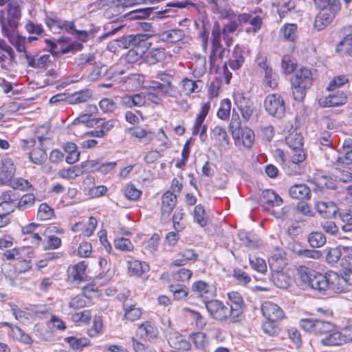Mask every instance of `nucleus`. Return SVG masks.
<instances>
[{"mask_svg": "<svg viewBox=\"0 0 352 352\" xmlns=\"http://www.w3.org/2000/svg\"><path fill=\"white\" fill-rule=\"evenodd\" d=\"M297 276L300 281L299 285L303 289L310 287L323 292L327 291L332 284L326 276L305 266L298 267Z\"/></svg>", "mask_w": 352, "mask_h": 352, "instance_id": "1", "label": "nucleus"}, {"mask_svg": "<svg viewBox=\"0 0 352 352\" xmlns=\"http://www.w3.org/2000/svg\"><path fill=\"white\" fill-rule=\"evenodd\" d=\"M312 73L310 69L302 67L296 71L291 80L294 98L297 101H301L305 96L307 90L312 84Z\"/></svg>", "mask_w": 352, "mask_h": 352, "instance_id": "2", "label": "nucleus"}, {"mask_svg": "<svg viewBox=\"0 0 352 352\" xmlns=\"http://www.w3.org/2000/svg\"><path fill=\"white\" fill-rule=\"evenodd\" d=\"M206 307L210 316L220 322L228 321L232 323L237 322L236 318H233L232 310L223 302L219 300H204Z\"/></svg>", "mask_w": 352, "mask_h": 352, "instance_id": "3", "label": "nucleus"}, {"mask_svg": "<svg viewBox=\"0 0 352 352\" xmlns=\"http://www.w3.org/2000/svg\"><path fill=\"white\" fill-rule=\"evenodd\" d=\"M299 324L306 332L318 336H325L335 329L333 323L314 318H302Z\"/></svg>", "mask_w": 352, "mask_h": 352, "instance_id": "4", "label": "nucleus"}, {"mask_svg": "<svg viewBox=\"0 0 352 352\" xmlns=\"http://www.w3.org/2000/svg\"><path fill=\"white\" fill-rule=\"evenodd\" d=\"M264 107L272 116L281 118L285 113V101L282 96L277 94H270L265 98Z\"/></svg>", "mask_w": 352, "mask_h": 352, "instance_id": "5", "label": "nucleus"}, {"mask_svg": "<svg viewBox=\"0 0 352 352\" xmlns=\"http://www.w3.org/2000/svg\"><path fill=\"white\" fill-rule=\"evenodd\" d=\"M245 52L239 47L236 45L232 51V57L228 62H225L223 65V74L226 78V83L228 84L232 78V73L228 70V64L232 70L239 69L245 61Z\"/></svg>", "mask_w": 352, "mask_h": 352, "instance_id": "6", "label": "nucleus"}, {"mask_svg": "<svg viewBox=\"0 0 352 352\" xmlns=\"http://www.w3.org/2000/svg\"><path fill=\"white\" fill-rule=\"evenodd\" d=\"M61 28H64L66 30L70 31L72 34H76L77 38L82 42H86L90 38L95 37L96 33L100 30L98 27L93 26L83 30H77L75 29L74 23L65 21L61 25H59Z\"/></svg>", "mask_w": 352, "mask_h": 352, "instance_id": "7", "label": "nucleus"}, {"mask_svg": "<svg viewBox=\"0 0 352 352\" xmlns=\"http://www.w3.org/2000/svg\"><path fill=\"white\" fill-rule=\"evenodd\" d=\"M234 103L245 121H248L254 112V102L241 94L234 95Z\"/></svg>", "mask_w": 352, "mask_h": 352, "instance_id": "8", "label": "nucleus"}, {"mask_svg": "<svg viewBox=\"0 0 352 352\" xmlns=\"http://www.w3.org/2000/svg\"><path fill=\"white\" fill-rule=\"evenodd\" d=\"M261 312L266 320L272 322H280L285 317L283 310L278 305L270 301H265L262 304Z\"/></svg>", "mask_w": 352, "mask_h": 352, "instance_id": "9", "label": "nucleus"}, {"mask_svg": "<svg viewBox=\"0 0 352 352\" xmlns=\"http://www.w3.org/2000/svg\"><path fill=\"white\" fill-rule=\"evenodd\" d=\"M292 151L291 160L284 166L285 173L289 175L300 174V168L298 164L302 162L306 158V155L302 148L292 149Z\"/></svg>", "mask_w": 352, "mask_h": 352, "instance_id": "10", "label": "nucleus"}, {"mask_svg": "<svg viewBox=\"0 0 352 352\" xmlns=\"http://www.w3.org/2000/svg\"><path fill=\"white\" fill-rule=\"evenodd\" d=\"M21 0H12L8 5V21L12 31L18 27V21L21 16Z\"/></svg>", "mask_w": 352, "mask_h": 352, "instance_id": "11", "label": "nucleus"}, {"mask_svg": "<svg viewBox=\"0 0 352 352\" xmlns=\"http://www.w3.org/2000/svg\"><path fill=\"white\" fill-rule=\"evenodd\" d=\"M228 297L231 302L230 310H232V318H236L238 322L243 318L244 301L241 295L236 292H231L228 294Z\"/></svg>", "mask_w": 352, "mask_h": 352, "instance_id": "12", "label": "nucleus"}, {"mask_svg": "<svg viewBox=\"0 0 352 352\" xmlns=\"http://www.w3.org/2000/svg\"><path fill=\"white\" fill-rule=\"evenodd\" d=\"M257 65L264 72V82L265 84L272 89L276 88L278 85L277 75L273 72L266 58H258Z\"/></svg>", "mask_w": 352, "mask_h": 352, "instance_id": "13", "label": "nucleus"}, {"mask_svg": "<svg viewBox=\"0 0 352 352\" xmlns=\"http://www.w3.org/2000/svg\"><path fill=\"white\" fill-rule=\"evenodd\" d=\"M38 146L30 153V158L32 162L36 164H41L47 160V153L45 150V142H50L48 138L44 137L43 134L38 135Z\"/></svg>", "mask_w": 352, "mask_h": 352, "instance_id": "14", "label": "nucleus"}, {"mask_svg": "<svg viewBox=\"0 0 352 352\" xmlns=\"http://www.w3.org/2000/svg\"><path fill=\"white\" fill-rule=\"evenodd\" d=\"M16 172V166L12 159L6 157L2 160L0 166V184L7 185L13 178Z\"/></svg>", "mask_w": 352, "mask_h": 352, "instance_id": "15", "label": "nucleus"}, {"mask_svg": "<svg viewBox=\"0 0 352 352\" xmlns=\"http://www.w3.org/2000/svg\"><path fill=\"white\" fill-rule=\"evenodd\" d=\"M352 140L349 139L345 140L343 144L344 155L338 157L335 162L332 163L337 166V169L340 168H346L352 169Z\"/></svg>", "mask_w": 352, "mask_h": 352, "instance_id": "16", "label": "nucleus"}, {"mask_svg": "<svg viewBox=\"0 0 352 352\" xmlns=\"http://www.w3.org/2000/svg\"><path fill=\"white\" fill-rule=\"evenodd\" d=\"M192 291L199 297L204 298V300L212 298L215 295V288L213 285H208L203 280L195 282L192 285Z\"/></svg>", "mask_w": 352, "mask_h": 352, "instance_id": "17", "label": "nucleus"}, {"mask_svg": "<svg viewBox=\"0 0 352 352\" xmlns=\"http://www.w3.org/2000/svg\"><path fill=\"white\" fill-rule=\"evenodd\" d=\"M336 16V11L331 8L322 9L315 19L314 27L318 30L324 29Z\"/></svg>", "mask_w": 352, "mask_h": 352, "instance_id": "18", "label": "nucleus"}, {"mask_svg": "<svg viewBox=\"0 0 352 352\" xmlns=\"http://www.w3.org/2000/svg\"><path fill=\"white\" fill-rule=\"evenodd\" d=\"M316 211L324 218H334L338 212V207L332 201H316L314 204Z\"/></svg>", "mask_w": 352, "mask_h": 352, "instance_id": "19", "label": "nucleus"}, {"mask_svg": "<svg viewBox=\"0 0 352 352\" xmlns=\"http://www.w3.org/2000/svg\"><path fill=\"white\" fill-rule=\"evenodd\" d=\"M346 101V96L343 92H337L335 94L320 98L318 102L320 106L322 107H334L342 106L344 104Z\"/></svg>", "mask_w": 352, "mask_h": 352, "instance_id": "20", "label": "nucleus"}, {"mask_svg": "<svg viewBox=\"0 0 352 352\" xmlns=\"http://www.w3.org/2000/svg\"><path fill=\"white\" fill-rule=\"evenodd\" d=\"M177 202V196L170 192H166L162 197V217L167 218L171 214L175 207Z\"/></svg>", "mask_w": 352, "mask_h": 352, "instance_id": "21", "label": "nucleus"}, {"mask_svg": "<svg viewBox=\"0 0 352 352\" xmlns=\"http://www.w3.org/2000/svg\"><path fill=\"white\" fill-rule=\"evenodd\" d=\"M169 346L177 351H188L190 349V344L178 332L169 333L168 338Z\"/></svg>", "mask_w": 352, "mask_h": 352, "instance_id": "22", "label": "nucleus"}, {"mask_svg": "<svg viewBox=\"0 0 352 352\" xmlns=\"http://www.w3.org/2000/svg\"><path fill=\"white\" fill-rule=\"evenodd\" d=\"M261 201L263 206L270 208L280 206L283 199L275 191L267 189L263 191Z\"/></svg>", "mask_w": 352, "mask_h": 352, "instance_id": "23", "label": "nucleus"}, {"mask_svg": "<svg viewBox=\"0 0 352 352\" xmlns=\"http://www.w3.org/2000/svg\"><path fill=\"white\" fill-rule=\"evenodd\" d=\"M137 334L142 339L153 340L158 336L157 327L149 322H145L139 326Z\"/></svg>", "mask_w": 352, "mask_h": 352, "instance_id": "24", "label": "nucleus"}, {"mask_svg": "<svg viewBox=\"0 0 352 352\" xmlns=\"http://www.w3.org/2000/svg\"><path fill=\"white\" fill-rule=\"evenodd\" d=\"M239 20L241 24L249 23L252 25V30H251V28H247L246 31L248 32H256L258 30H260L262 23L261 18L259 16L252 14H239Z\"/></svg>", "mask_w": 352, "mask_h": 352, "instance_id": "25", "label": "nucleus"}, {"mask_svg": "<svg viewBox=\"0 0 352 352\" xmlns=\"http://www.w3.org/2000/svg\"><path fill=\"white\" fill-rule=\"evenodd\" d=\"M166 58L164 48H153L145 56L144 60L149 65L163 63Z\"/></svg>", "mask_w": 352, "mask_h": 352, "instance_id": "26", "label": "nucleus"}, {"mask_svg": "<svg viewBox=\"0 0 352 352\" xmlns=\"http://www.w3.org/2000/svg\"><path fill=\"white\" fill-rule=\"evenodd\" d=\"M152 36L151 33L131 34V42L133 49L148 50L151 43L148 40Z\"/></svg>", "mask_w": 352, "mask_h": 352, "instance_id": "27", "label": "nucleus"}, {"mask_svg": "<svg viewBox=\"0 0 352 352\" xmlns=\"http://www.w3.org/2000/svg\"><path fill=\"white\" fill-rule=\"evenodd\" d=\"M214 36H218L220 43H221L222 38L227 47H230L233 43V38L230 36V33L227 32L223 27L221 28L217 22L214 23L212 30L211 41H214Z\"/></svg>", "mask_w": 352, "mask_h": 352, "instance_id": "28", "label": "nucleus"}, {"mask_svg": "<svg viewBox=\"0 0 352 352\" xmlns=\"http://www.w3.org/2000/svg\"><path fill=\"white\" fill-rule=\"evenodd\" d=\"M289 195L296 199H310L311 190L305 184H295L289 190Z\"/></svg>", "mask_w": 352, "mask_h": 352, "instance_id": "29", "label": "nucleus"}, {"mask_svg": "<svg viewBox=\"0 0 352 352\" xmlns=\"http://www.w3.org/2000/svg\"><path fill=\"white\" fill-rule=\"evenodd\" d=\"M271 280L277 287L280 289H287L292 282L290 276L283 270L272 272Z\"/></svg>", "mask_w": 352, "mask_h": 352, "instance_id": "30", "label": "nucleus"}, {"mask_svg": "<svg viewBox=\"0 0 352 352\" xmlns=\"http://www.w3.org/2000/svg\"><path fill=\"white\" fill-rule=\"evenodd\" d=\"M238 135H232L233 138L236 140H241L243 145L247 148H250L254 141V133L248 128H240Z\"/></svg>", "mask_w": 352, "mask_h": 352, "instance_id": "31", "label": "nucleus"}, {"mask_svg": "<svg viewBox=\"0 0 352 352\" xmlns=\"http://www.w3.org/2000/svg\"><path fill=\"white\" fill-rule=\"evenodd\" d=\"M120 102L122 105L128 108L141 107L145 104V96L144 94L125 95L121 98Z\"/></svg>", "mask_w": 352, "mask_h": 352, "instance_id": "32", "label": "nucleus"}, {"mask_svg": "<svg viewBox=\"0 0 352 352\" xmlns=\"http://www.w3.org/2000/svg\"><path fill=\"white\" fill-rule=\"evenodd\" d=\"M268 263L272 272L282 271L287 265L286 258L283 252H276L269 259Z\"/></svg>", "mask_w": 352, "mask_h": 352, "instance_id": "33", "label": "nucleus"}, {"mask_svg": "<svg viewBox=\"0 0 352 352\" xmlns=\"http://www.w3.org/2000/svg\"><path fill=\"white\" fill-rule=\"evenodd\" d=\"M26 60L28 65L33 68H47L52 63L51 56L50 54L43 55L37 58L26 54Z\"/></svg>", "mask_w": 352, "mask_h": 352, "instance_id": "34", "label": "nucleus"}, {"mask_svg": "<svg viewBox=\"0 0 352 352\" xmlns=\"http://www.w3.org/2000/svg\"><path fill=\"white\" fill-rule=\"evenodd\" d=\"M324 336L320 341L324 346H337L345 341V337L336 331V328Z\"/></svg>", "mask_w": 352, "mask_h": 352, "instance_id": "35", "label": "nucleus"}, {"mask_svg": "<svg viewBox=\"0 0 352 352\" xmlns=\"http://www.w3.org/2000/svg\"><path fill=\"white\" fill-rule=\"evenodd\" d=\"M184 35L182 30L172 29L162 32L160 34V38L162 41L174 43L182 41Z\"/></svg>", "mask_w": 352, "mask_h": 352, "instance_id": "36", "label": "nucleus"}, {"mask_svg": "<svg viewBox=\"0 0 352 352\" xmlns=\"http://www.w3.org/2000/svg\"><path fill=\"white\" fill-rule=\"evenodd\" d=\"M226 49L223 47L221 43L219 41V38L214 36V41H212V50L209 56V61L212 66L215 65L217 57L222 59Z\"/></svg>", "mask_w": 352, "mask_h": 352, "instance_id": "37", "label": "nucleus"}, {"mask_svg": "<svg viewBox=\"0 0 352 352\" xmlns=\"http://www.w3.org/2000/svg\"><path fill=\"white\" fill-rule=\"evenodd\" d=\"M211 138L217 142L221 147H226L229 144V138L224 128L216 126L212 130Z\"/></svg>", "mask_w": 352, "mask_h": 352, "instance_id": "38", "label": "nucleus"}, {"mask_svg": "<svg viewBox=\"0 0 352 352\" xmlns=\"http://www.w3.org/2000/svg\"><path fill=\"white\" fill-rule=\"evenodd\" d=\"M190 340L195 348L201 351L206 352L209 346V341L206 335L203 332H197L190 334Z\"/></svg>", "mask_w": 352, "mask_h": 352, "instance_id": "39", "label": "nucleus"}, {"mask_svg": "<svg viewBox=\"0 0 352 352\" xmlns=\"http://www.w3.org/2000/svg\"><path fill=\"white\" fill-rule=\"evenodd\" d=\"M128 270L131 275L140 277L149 270V265L139 261H128Z\"/></svg>", "mask_w": 352, "mask_h": 352, "instance_id": "40", "label": "nucleus"}, {"mask_svg": "<svg viewBox=\"0 0 352 352\" xmlns=\"http://www.w3.org/2000/svg\"><path fill=\"white\" fill-rule=\"evenodd\" d=\"M123 309L124 311V318L129 321H135L140 318L142 311L135 305H130L126 302L123 303Z\"/></svg>", "mask_w": 352, "mask_h": 352, "instance_id": "41", "label": "nucleus"}, {"mask_svg": "<svg viewBox=\"0 0 352 352\" xmlns=\"http://www.w3.org/2000/svg\"><path fill=\"white\" fill-rule=\"evenodd\" d=\"M109 69L105 65H94L92 70L89 74V78L91 81H96L104 78H110L108 74Z\"/></svg>", "mask_w": 352, "mask_h": 352, "instance_id": "42", "label": "nucleus"}, {"mask_svg": "<svg viewBox=\"0 0 352 352\" xmlns=\"http://www.w3.org/2000/svg\"><path fill=\"white\" fill-rule=\"evenodd\" d=\"M337 52L340 56L350 55L352 54V34L344 36L337 45Z\"/></svg>", "mask_w": 352, "mask_h": 352, "instance_id": "43", "label": "nucleus"}, {"mask_svg": "<svg viewBox=\"0 0 352 352\" xmlns=\"http://www.w3.org/2000/svg\"><path fill=\"white\" fill-rule=\"evenodd\" d=\"M280 35L284 40L294 41L297 38V25L295 24H286L280 28Z\"/></svg>", "mask_w": 352, "mask_h": 352, "instance_id": "44", "label": "nucleus"}, {"mask_svg": "<svg viewBox=\"0 0 352 352\" xmlns=\"http://www.w3.org/2000/svg\"><path fill=\"white\" fill-rule=\"evenodd\" d=\"M285 142L292 149L300 148L303 145V138L300 133L294 131L285 138Z\"/></svg>", "mask_w": 352, "mask_h": 352, "instance_id": "45", "label": "nucleus"}, {"mask_svg": "<svg viewBox=\"0 0 352 352\" xmlns=\"http://www.w3.org/2000/svg\"><path fill=\"white\" fill-rule=\"evenodd\" d=\"M194 221L201 227H205L208 223V216L202 205L199 204L195 207L193 213Z\"/></svg>", "mask_w": 352, "mask_h": 352, "instance_id": "46", "label": "nucleus"}, {"mask_svg": "<svg viewBox=\"0 0 352 352\" xmlns=\"http://www.w3.org/2000/svg\"><path fill=\"white\" fill-rule=\"evenodd\" d=\"M169 289L173 293L174 298L177 300H185L188 294V287L184 285H170Z\"/></svg>", "mask_w": 352, "mask_h": 352, "instance_id": "47", "label": "nucleus"}, {"mask_svg": "<svg viewBox=\"0 0 352 352\" xmlns=\"http://www.w3.org/2000/svg\"><path fill=\"white\" fill-rule=\"evenodd\" d=\"M54 216V211L47 204H41L38 209L37 219L41 221L51 219Z\"/></svg>", "mask_w": 352, "mask_h": 352, "instance_id": "48", "label": "nucleus"}, {"mask_svg": "<svg viewBox=\"0 0 352 352\" xmlns=\"http://www.w3.org/2000/svg\"><path fill=\"white\" fill-rule=\"evenodd\" d=\"M308 242L313 248H320L326 243L325 236L319 232H313L308 236Z\"/></svg>", "mask_w": 352, "mask_h": 352, "instance_id": "49", "label": "nucleus"}, {"mask_svg": "<svg viewBox=\"0 0 352 352\" xmlns=\"http://www.w3.org/2000/svg\"><path fill=\"white\" fill-rule=\"evenodd\" d=\"M91 97V91L88 89H85L72 94L69 98V101L70 103L85 102Z\"/></svg>", "mask_w": 352, "mask_h": 352, "instance_id": "50", "label": "nucleus"}, {"mask_svg": "<svg viewBox=\"0 0 352 352\" xmlns=\"http://www.w3.org/2000/svg\"><path fill=\"white\" fill-rule=\"evenodd\" d=\"M250 265L251 267L259 273H265L267 271V267L265 261L261 258L256 256H250Z\"/></svg>", "mask_w": 352, "mask_h": 352, "instance_id": "51", "label": "nucleus"}, {"mask_svg": "<svg viewBox=\"0 0 352 352\" xmlns=\"http://www.w3.org/2000/svg\"><path fill=\"white\" fill-rule=\"evenodd\" d=\"M65 341L69 344L73 350H80L83 346L89 345V340L85 338L67 337L65 338Z\"/></svg>", "mask_w": 352, "mask_h": 352, "instance_id": "52", "label": "nucleus"}, {"mask_svg": "<svg viewBox=\"0 0 352 352\" xmlns=\"http://www.w3.org/2000/svg\"><path fill=\"white\" fill-rule=\"evenodd\" d=\"M36 197L32 193H28L23 195L20 199L17 208L20 210H25L32 207L35 203Z\"/></svg>", "mask_w": 352, "mask_h": 352, "instance_id": "53", "label": "nucleus"}, {"mask_svg": "<svg viewBox=\"0 0 352 352\" xmlns=\"http://www.w3.org/2000/svg\"><path fill=\"white\" fill-rule=\"evenodd\" d=\"M46 43L48 47H50V52L52 54H67L72 51L73 49V46L69 45L66 47H64L61 45L60 43H56L54 41L47 39Z\"/></svg>", "mask_w": 352, "mask_h": 352, "instance_id": "54", "label": "nucleus"}, {"mask_svg": "<svg viewBox=\"0 0 352 352\" xmlns=\"http://www.w3.org/2000/svg\"><path fill=\"white\" fill-rule=\"evenodd\" d=\"M343 257L341 258V265L344 271L352 272V248H343Z\"/></svg>", "mask_w": 352, "mask_h": 352, "instance_id": "55", "label": "nucleus"}, {"mask_svg": "<svg viewBox=\"0 0 352 352\" xmlns=\"http://www.w3.org/2000/svg\"><path fill=\"white\" fill-rule=\"evenodd\" d=\"M131 34L122 36L118 39L114 40L113 42H111L108 47L111 50L112 47H113V45L116 44L118 47L123 49L133 48L132 42H131Z\"/></svg>", "mask_w": 352, "mask_h": 352, "instance_id": "56", "label": "nucleus"}, {"mask_svg": "<svg viewBox=\"0 0 352 352\" xmlns=\"http://www.w3.org/2000/svg\"><path fill=\"white\" fill-rule=\"evenodd\" d=\"M14 190H28L32 188L30 183L23 178H16L15 179H11V182L8 184Z\"/></svg>", "mask_w": 352, "mask_h": 352, "instance_id": "57", "label": "nucleus"}, {"mask_svg": "<svg viewBox=\"0 0 352 352\" xmlns=\"http://www.w3.org/2000/svg\"><path fill=\"white\" fill-rule=\"evenodd\" d=\"M340 220L342 223V230L344 232H351L352 231V213L349 212V208L346 212L340 213L339 214Z\"/></svg>", "mask_w": 352, "mask_h": 352, "instance_id": "58", "label": "nucleus"}, {"mask_svg": "<svg viewBox=\"0 0 352 352\" xmlns=\"http://www.w3.org/2000/svg\"><path fill=\"white\" fill-rule=\"evenodd\" d=\"M151 14L149 8L138 9L133 10L126 14V17L129 20H140L148 17Z\"/></svg>", "mask_w": 352, "mask_h": 352, "instance_id": "59", "label": "nucleus"}, {"mask_svg": "<svg viewBox=\"0 0 352 352\" xmlns=\"http://www.w3.org/2000/svg\"><path fill=\"white\" fill-rule=\"evenodd\" d=\"M348 82L349 79L345 75L337 76L329 82L327 89L328 91H333L337 88L342 87Z\"/></svg>", "mask_w": 352, "mask_h": 352, "instance_id": "60", "label": "nucleus"}, {"mask_svg": "<svg viewBox=\"0 0 352 352\" xmlns=\"http://www.w3.org/2000/svg\"><path fill=\"white\" fill-rule=\"evenodd\" d=\"M91 122L95 124H100L101 127L100 131L103 132L104 136L115 126L116 123V120H109L107 121H104L101 118L94 119L91 120Z\"/></svg>", "mask_w": 352, "mask_h": 352, "instance_id": "61", "label": "nucleus"}, {"mask_svg": "<svg viewBox=\"0 0 352 352\" xmlns=\"http://www.w3.org/2000/svg\"><path fill=\"white\" fill-rule=\"evenodd\" d=\"M13 336L16 340L26 344H32L33 342V340L30 336L26 333L19 327H15Z\"/></svg>", "mask_w": 352, "mask_h": 352, "instance_id": "62", "label": "nucleus"}, {"mask_svg": "<svg viewBox=\"0 0 352 352\" xmlns=\"http://www.w3.org/2000/svg\"><path fill=\"white\" fill-rule=\"evenodd\" d=\"M146 51L147 50L131 48L126 54V60L130 63H136L141 59Z\"/></svg>", "mask_w": 352, "mask_h": 352, "instance_id": "63", "label": "nucleus"}, {"mask_svg": "<svg viewBox=\"0 0 352 352\" xmlns=\"http://www.w3.org/2000/svg\"><path fill=\"white\" fill-rule=\"evenodd\" d=\"M230 109L231 102L228 99L223 100L217 111V116L221 120H226L230 116Z\"/></svg>", "mask_w": 352, "mask_h": 352, "instance_id": "64", "label": "nucleus"}]
</instances>
